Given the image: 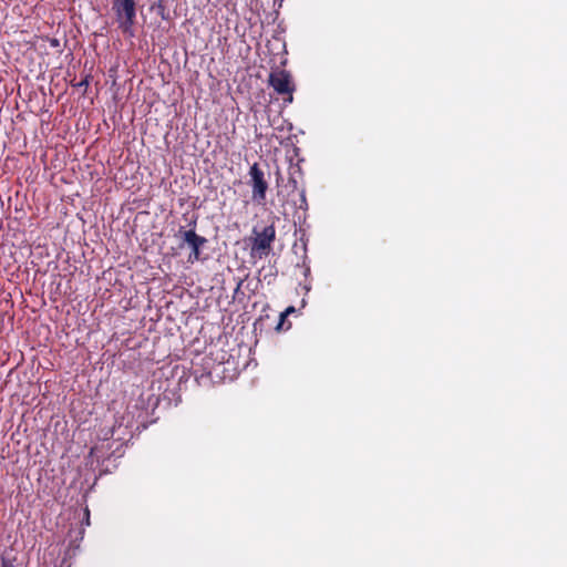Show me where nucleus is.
<instances>
[{"mask_svg":"<svg viewBox=\"0 0 567 567\" xmlns=\"http://www.w3.org/2000/svg\"><path fill=\"white\" fill-rule=\"evenodd\" d=\"M113 10L116 16L118 27L124 34L133 35V24L136 17L134 0H113Z\"/></svg>","mask_w":567,"mask_h":567,"instance_id":"f257e3e1","label":"nucleus"},{"mask_svg":"<svg viewBox=\"0 0 567 567\" xmlns=\"http://www.w3.org/2000/svg\"><path fill=\"white\" fill-rule=\"evenodd\" d=\"M250 183L252 188V199L258 204H264L268 183L265 179V173L259 165L255 163L249 169Z\"/></svg>","mask_w":567,"mask_h":567,"instance_id":"f03ea898","label":"nucleus"},{"mask_svg":"<svg viewBox=\"0 0 567 567\" xmlns=\"http://www.w3.org/2000/svg\"><path fill=\"white\" fill-rule=\"evenodd\" d=\"M269 83L278 94H289L288 101H292L293 85L291 75L287 71L279 70L270 73Z\"/></svg>","mask_w":567,"mask_h":567,"instance_id":"7ed1b4c3","label":"nucleus"},{"mask_svg":"<svg viewBox=\"0 0 567 567\" xmlns=\"http://www.w3.org/2000/svg\"><path fill=\"white\" fill-rule=\"evenodd\" d=\"M276 236L275 227L267 226L259 234L256 235L252 250L265 254L270 249L271 243Z\"/></svg>","mask_w":567,"mask_h":567,"instance_id":"20e7f679","label":"nucleus"},{"mask_svg":"<svg viewBox=\"0 0 567 567\" xmlns=\"http://www.w3.org/2000/svg\"><path fill=\"white\" fill-rule=\"evenodd\" d=\"M183 241L187 244L192 252L189 255V260H198L200 255V247L206 243V239L202 236H198L194 230L183 231Z\"/></svg>","mask_w":567,"mask_h":567,"instance_id":"39448f33","label":"nucleus"},{"mask_svg":"<svg viewBox=\"0 0 567 567\" xmlns=\"http://www.w3.org/2000/svg\"><path fill=\"white\" fill-rule=\"evenodd\" d=\"M295 312V308L291 306V307H288L284 312H281L280 315V322L278 324V329L280 328V326L282 324L284 320L286 319L287 316H289L290 313Z\"/></svg>","mask_w":567,"mask_h":567,"instance_id":"423d86ee","label":"nucleus"}]
</instances>
